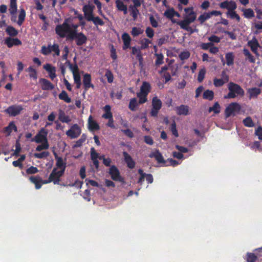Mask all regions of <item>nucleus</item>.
<instances>
[{
	"mask_svg": "<svg viewBox=\"0 0 262 262\" xmlns=\"http://www.w3.org/2000/svg\"><path fill=\"white\" fill-rule=\"evenodd\" d=\"M241 110V106L238 103H231L225 109V116L226 118H228L231 116H235L236 113L240 112Z\"/></svg>",
	"mask_w": 262,
	"mask_h": 262,
	"instance_id": "4",
	"label": "nucleus"
},
{
	"mask_svg": "<svg viewBox=\"0 0 262 262\" xmlns=\"http://www.w3.org/2000/svg\"><path fill=\"white\" fill-rule=\"evenodd\" d=\"M169 37L165 36L160 38L157 41L158 46L161 47L164 44L166 43L168 41Z\"/></svg>",
	"mask_w": 262,
	"mask_h": 262,
	"instance_id": "60",
	"label": "nucleus"
},
{
	"mask_svg": "<svg viewBox=\"0 0 262 262\" xmlns=\"http://www.w3.org/2000/svg\"><path fill=\"white\" fill-rule=\"evenodd\" d=\"M223 79H217L216 78L213 79V84L216 87H220L223 86L225 83L228 81L229 77L226 74L225 71L222 72Z\"/></svg>",
	"mask_w": 262,
	"mask_h": 262,
	"instance_id": "16",
	"label": "nucleus"
},
{
	"mask_svg": "<svg viewBox=\"0 0 262 262\" xmlns=\"http://www.w3.org/2000/svg\"><path fill=\"white\" fill-rule=\"evenodd\" d=\"M167 161V163H165V166H172L173 167L176 166L179 164V162L174 160L172 158L168 159Z\"/></svg>",
	"mask_w": 262,
	"mask_h": 262,
	"instance_id": "54",
	"label": "nucleus"
},
{
	"mask_svg": "<svg viewBox=\"0 0 262 262\" xmlns=\"http://www.w3.org/2000/svg\"><path fill=\"white\" fill-rule=\"evenodd\" d=\"M248 45L250 47L251 50L253 53L258 55L257 50L258 48L260 46L258 41L255 37L248 42Z\"/></svg>",
	"mask_w": 262,
	"mask_h": 262,
	"instance_id": "21",
	"label": "nucleus"
},
{
	"mask_svg": "<svg viewBox=\"0 0 262 262\" xmlns=\"http://www.w3.org/2000/svg\"><path fill=\"white\" fill-rule=\"evenodd\" d=\"M105 77H106L108 83H111L114 80V75L110 70H107L105 74Z\"/></svg>",
	"mask_w": 262,
	"mask_h": 262,
	"instance_id": "55",
	"label": "nucleus"
},
{
	"mask_svg": "<svg viewBox=\"0 0 262 262\" xmlns=\"http://www.w3.org/2000/svg\"><path fill=\"white\" fill-rule=\"evenodd\" d=\"M6 33L11 36H16L18 32L13 27L9 26L6 29Z\"/></svg>",
	"mask_w": 262,
	"mask_h": 262,
	"instance_id": "42",
	"label": "nucleus"
},
{
	"mask_svg": "<svg viewBox=\"0 0 262 262\" xmlns=\"http://www.w3.org/2000/svg\"><path fill=\"white\" fill-rule=\"evenodd\" d=\"M261 93V90L257 88H252L249 89L248 93L249 94V98L250 99L253 98H257L258 95Z\"/></svg>",
	"mask_w": 262,
	"mask_h": 262,
	"instance_id": "27",
	"label": "nucleus"
},
{
	"mask_svg": "<svg viewBox=\"0 0 262 262\" xmlns=\"http://www.w3.org/2000/svg\"><path fill=\"white\" fill-rule=\"evenodd\" d=\"M151 90V85L149 83L144 81L143 82L141 88L140 92L144 94L148 95Z\"/></svg>",
	"mask_w": 262,
	"mask_h": 262,
	"instance_id": "30",
	"label": "nucleus"
},
{
	"mask_svg": "<svg viewBox=\"0 0 262 262\" xmlns=\"http://www.w3.org/2000/svg\"><path fill=\"white\" fill-rule=\"evenodd\" d=\"M67 62H68L69 68L72 71L73 75L78 74V66L76 63L73 65L72 63H71V62L70 61H67Z\"/></svg>",
	"mask_w": 262,
	"mask_h": 262,
	"instance_id": "62",
	"label": "nucleus"
},
{
	"mask_svg": "<svg viewBox=\"0 0 262 262\" xmlns=\"http://www.w3.org/2000/svg\"><path fill=\"white\" fill-rule=\"evenodd\" d=\"M203 97L204 99L211 101L214 98V92L211 90H207L204 92Z\"/></svg>",
	"mask_w": 262,
	"mask_h": 262,
	"instance_id": "38",
	"label": "nucleus"
},
{
	"mask_svg": "<svg viewBox=\"0 0 262 262\" xmlns=\"http://www.w3.org/2000/svg\"><path fill=\"white\" fill-rule=\"evenodd\" d=\"M228 89L230 91L234 92L237 95L243 96L244 95V91L238 84L232 82L228 84Z\"/></svg>",
	"mask_w": 262,
	"mask_h": 262,
	"instance_id": "12",
	"label": "nucleus"
},
{
	"mask_svg": "<svg viewBox=\"0 0 262 262\" xmlns=\"http://www.w3.org/2000/svg\"><path fill=\"white\" fill-rule=\"evenodd\" d=\"M88 21H92L93 24L96 26H102L104 25V22L103 21L102 19H101L99 16L95 17L94 15L91 17Z\"/></svg>",
	"mask_w": 262,
	"mask_h": 262,
	"instance_id": "34",
	"label": "nucleus"
},
{
	"mask_svg": "<svg viewBox=\"0 0 262 262\" xmlns=\"http://www.w3.org/2000/svg\"><path fill=\"white\" fill-rule=\"evenodd\" d=\"M88 126H89V129L90 130H99L100 128V127L99 126V124L95 121V120H93L92 119V116H90L88 120Z\"/></svg>",
	"mask_w": 262,
	"mask_h": 262,
	"instance_id": "26",
	"label": "nucleus"
},
{
	"mask_svg": "<svg viewBox=\"0 0 262 262\" xmlns=\"http://www.w3.org/2000/svg\"><path fill=\"white\" fill-rule=\"evenodd\" d=\"M137 97L139 98V104H143L147 102V95L144 94L143 93H142L141 92L138 93L137 94Z\"/></svg>",
	"mask_w": 262,
	"mask_h": 262,
	"instance_id": "48",
	"label": "nucleus"
},
{
	"mask_svg": "<svg viewBox=\"0 0 262 262\" xmlns=\"http://www.w3.org/2000/svg\"><path fill=\"white\" fill-rule=\"evenodd\" d=\"M65 169H61L60 170L57 171V168H54L51 173L53 174V177L54 175H56L57 176L56 177L57 179L56 182H55V183H59V181H60V178L63 175L65 171Z\"/></svg>",
	"mask_w": 262,
	"mask_h": 262,
	"instance_id": "32",
	"label": "nucleus"
},
{
	"mask_svg": "<svg viewBox=\"0 0 262 262\" xmlns=\"http://www.w3.org/2000/svg\"><path fill=\"white\" fill-rule=\"evenodd\" d=\"M219 5L220 8L227 9L228 10L227 11L235 10L237 8L236 3L232 0L224 1L220 3Z\"/></svg>",
	"mask_w": 262,
	"mask_h": 262,
	"instance_id": "10",
	"label": "nucleus"
},
{
	"mask_svg": "<svg viewBox=\"0 0 262 262\" xmlns=\"http://www.w3.org/2000/svg\"><path fill=\"white\" fill-rule=\"evenodd\" d=\"M55 31L56 34L60 38H63L66 37L68 39L69 35L73 31L71 25L68 23L67 19L62 24L57 25Z\"/></svg>",
	"mask_w": 262,
	"mask_h": 262,
	"instance_id": "1",
	"label": "nucleus"
},
{
	"mask_svg": "<svg viewBox=\"0 0 262 262\" xmlns=\"http://www.w3.org/2000/svg\"><path fill=\"white\" fill-rule=\"evenodd\" d=\"M243 12V15L246 18H251L254 17V12L251 8L243 9L242 10Z\"/></svg>",
	"mask_w": 262,
	"mask_h": 262,
	"instance_id": "36",
	"label": "nucleus"
},
{
	"mask_svg": "<svg viewBox=\"0 0 262 262\" xmlns=\"http://www.w3.org/2000/svg\"><path fill=\"white\" fill-rule=\"evenodd\" d=\"M30 181L35 184V188L36 189H39L41 187V179L38 176H31L29 178Z\"/></svg>",
	"mask_w": 262,
	"mask_h": 262,
	"instance_id": "25",
	"label": "nucleus"
},
{
	"mask_svg": "<svg viewBox=\"0 0 262 262\" xmlns=\"http://www.w3.org/2000/svg\"><path fill=\"white\" fill-rule=\"evenodd\" d=\"M221 107H220V105L219 104V103L216 102H215L214 105L211 106V107H210L208 109V112L210 113V112H213L214 114H219L221 110Z\"/></svg>",
	"mask_w": 262,
	"mask_h": 262,
	"instance_id": "46",
	"label": "nucleus"
},
{
	"mask_svg": "<svg viewBox=\"0 0 262 262\" xmlns=\"http://www.w3.org/2000/svg\"><path fill=\"white\" fill-rule=\"evenodd\" d=\"M41 144L38 145L36 148V150L38 151H41L44 149H47L49 147L48 142H43L41 143Z\"/></svg>",
	"mask_w": 262,
	"mask_h": 262,
	"instance_id": "53",
	"label": "nucleus"
},
{
	"mask_svg": "<svg viewBox=\"0 0 262 262\" xmlns=\"http://www.w3.org/2000/svg\"><path fill=\"white\" fill-rule=\"evenodd\" d=\"M138 105L137 100L136 98H132L129 103L128 108L132 111H135L137 110Z\"/></svg>",
	"mask_w": 262,
	"mask_h": 262,
	"instance_id": "40",
	"label": "nucleus"
},
{
	"mask_svg": "<svg viewBox=\"0 0 262 262\" xmlns=\"http://www.w3.org/2000/svg\"><path fill=\"white\" fill-rule=\"evenodd\" d=\"M227 17H229L231 19H236L239 22L241 20V17L238 14L236 13L235 10H231L226 12Z\"/></svg>",
	"mask_w": 262,
	"mask_h": 262,
	"instance_id": "39",
	"label": "nucleus"
},
{
	"mask_svg": "<svg viewBox=\"0 0 262 262\" xmlns=\"http://www.w3.org/2000/svg\"><path fill=\"white\" fill-rule=\"evenodd\" d=\"M48 132L44 128H42L35 136L32 138L31 142H35L37 143L48 142L47 139Z\"/></svg>",
	"mask_w": 262,
	"mask_h": 262,
	"instance_id": "6",
	"label": "nucleus"
},
{
	"mask_svg": "<svg viewBox=\"0 0 262 262\" xmlns=\"http://www.w3.org/2000/svg\"><path fill=\"white\" fill-rule=\"evenodd\" d=\"M75 39V42L78 46H81L86 43L88 38L82 32H77V30H73L68 36V39Z\"/></svg>",
	"mask_w": 262,
	"mask_h": 262,
	"instance_id": "2",
	"label": "nucleus"
},
{
	"mask_svg": "<svg viewBox=\"0 0 262 262\" xmlns=\"http://www.w3.org/2000/svg\"><path fill=\"white\" fill-rule=\"evenodd\" d=\"M196 14L194 11L190 12L189 13V16L185 17L184 20L178 22V25L181 28L188 26L191 23H193L196 19Z\"/></svg>",
	"mask_w": 262,
	"mask_h": 262,
	"instance_id": "7",
	"label": "nucleus"
},
{
	"mask_svg": "<svg viewBox=\"0 0 262 262\" xmlns=\"http://www.w3.org/2000/svg\"><path fill=\"white\" fill-rule=\"evenodd\" d=\"M151 42V41L147 38H144L142 39L140 41L141 49L144 50V49H147V48H148L149 44Z\"/></svg>",
	"mask_w": 262,
	"mask_h": 262,
	"instance_id": "50",
	"label": "nucleus"
},
{
	"mask_svg": "<svg viewBox=\"0 0 262 262\" xmlns=\"http://www.w3.org/2000/svg\"><path fill=\"white\" fill-rule=\"evenodd\" d=\"M115 3L118 10L120 11H122L124 15L127 14V6L123 3L122 0H116Z\"/></svg>",
	"mask_w": 262,
	"mask_h": 262,
	"instance_id": "24",
	"label": "nucleus"
},
{
	"mask_svg": "<svg viewBox=\"0 0 262 262\" xmlns=\"http://www.w3.org/2000/svg\"><path fill=\"white\" fill-rule=\"evenodd\" d=\"M50 155V153L48 151H44L40 153H34V156L36 158L38 159H43L47 158Z\"/></svg>",
	"mask_w": 262,
	"mask_h": 262,
	"instance_id": "51",
	"label": "nucleus"
},
{
	"mask_svg": "<svg viewBox=\"0 0 262 262\" xmlns=\"http://www.w3.org/2000/svg\"><path fill=\"white\" fill-rule=\"evenodd\" d=\"M170 129L174 136L176 137H178L179 136V134L176 127V123L174 121L171 123L170 127Z\"/></svg>",
	"mask_w": 262,
	"mask_h": 262,
	"instance_id": "61",
	"label": "nucleus"
},
{
	"mask_svg": "<svg viewBox=\"0 0 262 262\" xmlns=\"http://www.w3.org/2000/svg\"><path fill=\"white\" fill-rule=\"evenodd\" d=\"M108 173L113 181L119 182L122 183H125L124 178L121 176L119 169L115 165H112L110 167Z\"/></svg>",
	"mask_w": 262,
	"mask_h": 262,
	"instance_id": "5",
	"label": "nucleus"
},
{
	"mask_svg": "<svg viewBox=\"0 0 262 262\" xmlns=\"http://www.w3.org/2000/svg\"><path fill=\"white\" fill-rule=\"evenodd\" d=\"M81 134V129L77 124H73L70 129L66 132V135L71 139L77 138Z\"/></svg>",
	"mask_w": 262,
	"mask_h": 262,
	"instance_id": "9",
	"label": "nucleus"
},
{
	"mask_svg": "<svg viewBox=\"0 0 262 262\" xmlns=\"http://www.w3.org/2000/svg\"><path fill=\"white\" fill-rule=\"evenodd\" d=\"M54 155L56 160V166L60 169H66V163L63 161L62 158L58 157L55 151H54Z\"/></svg>",
	"mask_w": 262,
	"mask_h": 262,
	"instance_id": "23",
	"label": "nucleus"
},
{
	"mask_svg": "<svg viewBox=\"0 0 262 262\" xmlns=\"http://www.w3.org/2000/svg\"><path fill=\"white\" fill-rule=\"evenodd\" d=\"M148 156L150 158H155L158 163L163 164L164 166L165 163H167V161L164 159L162 155L158 149H156L154 152H151Z\"/></svg>",
	"mask_w": 262,
	"mask_h": 262,
	"instance_id": "15",
	"label": "nucleus"
},
{
	"mask_svg": "<svg viewBox=\"0 0 262 262\" xmlns=\"http://www.w3.org/2000/svg\"><path fill=\"white\" fill-rule=\"evenodd\" d=\"M257 259V256L253 253H247V261L248 262H255Z\"/></svg>",
	"mask_w": 262,
	"mask_h": 262,
	"instance_id": "57",
	"label": "nucleus"
},
{
	"mask_svg": "<svg viewBox=\"0 0 262 262\" xmlns=\"http://www.w3.org/2000/svg\"><path fill=\"white\" fill-rule=\"evenodd\" d=\"M95 6L93 5H85L82 8L85 18L88 20L92 17L94 14L93 12Z\"/></svg>",
	"mask_w": 262,
	"mask_h": 262,
	"instance_id": "13",
	"label": "nucleus"
},
{
	"mask_svg": "<svg viewBox=\"0 0 262 262\" xmlns=\"http://www.w3.org/2000/svg\"><path fill=\"white\" fill-rule=\"evenodd\" d=\"M226 63L227 66H231L233 64L234 55L233 52H228L225 55Z\"/></svg>",
	"mask_w": 262,
	"mask_h": 262,
	"instance_id": "35",
	"label": "nucleus"
},
{
	"mask_svg": "<svg viewBox=\"0 0 262 262\" xmlns=\"http://www.w3.org/2000/svg\"><path fill=\"white\" fill-rule=\"evenodd\" d=\"M243 124L246 127H252L254 126V123L250 117H247L243 120Z\"/></svg>",
	"mask_w": 262,
	"mask_h": 262,
	"instance_id": "47",
	"label": "nucleus"
},
{
	"mask_svg": "<svg viewBox=\"0 0 262 262\" xmlns=\"http://www.w3.org/2000/svg\"><path fill=\"white\" fill-rule=\"evenodd\" d=\"M23 110L22 106L12 105L9 106L5 111L11 116H16Z\"/></svg>",
	"mask_w": 262,
	"mask_h": 262,
	"instance_id": "11",
	"label": "nucleus"
},
{
	"mask_svg": "<svg viewBox=\"0 0 262 262\" xmlns=\"http://www.w3.org/2000/svg\"><path fill=\"white\" fill-rule=\"evenodd\" d=\"M205 73L206 70L204 68L200 70L198 76V80L199 82H201L203 80Z\"/></svg>",
	"mask_w": 262,
	"mask_h": 262,
	"instance_id": "63",
	"label": "nucleus"
},
{
	"mask_svg": "<svg viewBox=\"0 0 262 262\" xmlns=\"http://www.w3.org/2000/svg\"><path fill=\"white\" fill-rule=\"evenodd\" d=\"M92 78L90 74L86 73L83 77V84L85 91L88 90L90 88H94V85L91 82Z\"/></svg>",
	"mask_w": 262,
	"mask_h": 262,
	"instance_id": "18",
	"label": "nucleus"
},
{
	"mask_svg": "<svg viewBox=\"0 0 262 262\" xmlns=\"http://www.w3.org/2000/svg\"><path fill=\"white\" fill-rule=\"evenodd\" d=\"M196 14L194 11L190 12L189 13V16L185 17L184 20L178 22V25L181 28L188 26L191 23H193L196 19Z\"/></svg>",
	"mask_w": 262,
	"mask_h": 262,
	"instance_id": "8",
	"label": "nucleus"
},
{
	"mask_svg": "<svg viewBox=\"0 0 262 262\" xmlns=\"http://www.w3.org/2000/svg\"><path fill=\"white\" fill-rule=\"evenodd\" d=\"M122 155L127 167L130 169L134 168L136 164L132 157L126 151H123Z\"/></svg>",
	"mask_w": 262,
	"mask_h": 262,
	"instance_id": "20",
	"label": "nucleus"
},
{
	"mask_svg": "<svg viewBox=\"0 0 262 262\" xmlns=\"http://www.w3.org/2000/svg\"><path fill=\"white\" fill-rule=\"evenodd\" d=\"M5 44L9 48L13 46H19L22 44L21 41L17 38L7 37L5 40Z\"/></svg>",
	"mask_w": 262,
	"mask_h": 262,
	"instance_id": "19",
	"label": "nucleus"
},
{
	"mask_svg": "<svg viewBox=\"0 0 262 262\" xmlns=\"http://www.w3.org/2000/svg\"><path fill=\"white\" fill-rule=\"evenodd\" d=\"M9 11L11 15L16 14L17 11V0H10Z\"/></svg>",
	"mask_w": 262,
	"mask_h": 262,
	"instance_id": "28",
	"label": "nucleus"
},
{
	"mask_svg": "<svg viewBox=\"0 0 262 262\" xmlns=\"http://www.w3.org/2000/svg\"><path fill=\"white\" fill-rule=\"evenodd\" d=\"M155 55L156 57V59L155 60V65L156 66H159L160 65L164 63L163 55L162 53H155Z\"/></svg>",
	"mask_w": 262,
	"mask_h": 262,
	"instance_id": "43",
	"label": "nucleus"
},
{
	"mask_svg": "<svg viewBox=\"0 0 262 262\" xmlns=\"http://www.w3.org/2000/svg\"><path fill=\"white\" fill-rule=\"evenodd\" d=\"M243 53L246 56L250 63H255V59L247 49H244Z\"/></svg>",
	"mask_w": 262,
	"mask_h": 262,
	"instance_id": "44",
	"label": "nucleus"
},
{
	"mask_svg": "<svg viewBox=\"0 0 262 262\" xmlns=\"http://www.w3.org/2000/svg\"><path fill=\"white\" fill-rule=\"evenodd\" d=\"M26 17V11L24 9H20L19 14L18 15V19L17 21V24L20 26L24 23Z\"/></svg>",
	"mask_w": 262,
	"mask_h": 262,
	"instance_id": "37",
	"label": "nucleus"
},
{
	"mask_svg": "<svg viewBox=\"0 0 262 262\" xmlns=\"http://www.w3.org/2000/svg\"><path fill=\"white\" fill-rule=\"evenodd\" d=\"M142 32L143 31L140 28H138L136 27H134L132 28L131 34L134 37H136L139 35L140 34H142Z\"/></svg>",
	"mask_w": 262,
	"mask_h": 262,
	"instance_id": "59",
	"label": "nucleus"
},
{
	"mask_svg": "<svg viewBox=\"0 0 262 262\" xmlns=\"http://www.w3.org/2000/svg\"><path fill=\"white\" fill-rule=\"evenodd\" d=\"M58 119L62 122L69 123L71 120L69 116L66 115L64 112L61 110L59 111Z\"/></svg>",
	"mask_w": 262,
	"mask_h": 262,
	"instance_id": "29",
	"label": "nucleus"
},
{
	"mask_svg": "<svg viewBox=\"0 0 262 262\" xmlns=\"http://www.w3.org/2000/svg\"><path fill=\"white\" fill-rule=\"evenodd\" d=\"M39 83L41 89L44 91L52 90L54 89V85L49 80L41 78L39 80Z\"/></svg>",
	"mask_w": 262,
	"mask_h": 262,
	"instance_id": "14",
	"label": "nucleus"
},
{
	"mask_svg": "<svg viewBox=\"0 0 262 262\" xmlns=\"http://www.w3.org/2000/svg\"><path fill=\"white\" fill-rule=\"evenodd\" d=\"M52 52H54L55 54L57 56L60 55V50L59 45L57 43H54L53 45L49 44L48 47L43 46L41 47L40 52L44 55H50Z\"/></svg>",
	"mask_w": 262,
	"mask_h": 262,
	"instance_id": "3",
	"label": "nucleus"
},
{
	"mask_svg": "<svg viewBox=\"0 0 262 262\" xmlns=\"http://www.w3.org/2000/svg\"><path fill=\"white\" fill-rule=\"evenodd\" d=\"M86 138V136L84 134H83L81 138L76 142L74 147H80L82 145L83 143L85 141Z\"/></svg>",
	"mask_w": 262,
	"mask_h": 262,
	"instance_id": "58",
	"label": "nucleus"
},
{
	"mask_svg": "<svg viewBox=\"0 0 262 262\" xmlns=\"http://www.w3.org/2000/svg\"><path fill=\"white\" fill-rule=\"evenodd\" d=\"M59 98L67 103H70L71 102V99L69 97L67 93L64 90L62 91L61 93L59 94Z\"/></svg>",
	"mask_w": 262,
	"mask_h": 262,
	"instance_id": "41",
	"label": "nucleus"
},
{
	"mask_svg": "<svg viewBox=\"0 0 262 262\" xmlns=\"http://www.w3.org/2000/svg\"><path fill=\"white\" fill-rule=\"evenodd\" d=\"M174 12L173 8L169 9L164 12V15L169 19H172L174 17Z\"/></svg>",
	"mask_w": 262,
	"mask_h": 262,
	"instance_id": "52",
	"label": "nucleus"
},
{
	"mask_svg": "<svg viewBox=\"0 0 262 262\" xmlns=\"http://www.w3.org/2000/svg\"><path fill=\"white\" fill-rule=\"evenodd\" d=\"M210 18L209 12H205L198 17V20L201 24H203L205 20Z\"/></svg>",
	"mask_w": 262,
	"mask_h": 262,
	"instance_id": "49",
	"label": "nucleus"
},
{
	"mask_svg": "<svg viewBox=\"0 0 262 262\" xmlns=\"http://www.w3.org/2000/svg\"><path fill=\"white\" fill-rule=\"evenodd\" d=\"M26 71L29 73V75L30 77L35 80L37 79V75L36 71L32 66L29 67Z\"/></svg>",
	"mask_w": 262,
	"mask_h": 262,
	"instance_id": "45",
	"label": "nucleus"
},
{
	"mask_svg": "<svg viewBox=\"0 0 262 262\" xmlns=\"http://www.w3.org/2000/svg\"><path fill=\"white\" fill-rule=\"evenodd\" d=\"M43 68L49 73V76L52 80L56 77V68L50 63H47L43 66Z\"/></svg>",
	"mask_w": 262,
	"mask_h": 262,
	"instance_id": "17",
	"label": "nucleus"
},
{
	"mask_svg": "<svg viewBox=\"0 0 262 262\" xmlns=\"http://www.w3.org/2000/svg\"><path fill=\"white\" fill-rule=\"evenodd\" d=\"M140 14L139 10L137 8H135L130 12V15L133 17L134 20L137 19L138 15Z\"/></svg>",
	"mask_w": 262,
	"mask_h": 262,
	"instance_id": "64",
	"label": "nucleus"
},
{
	"mask_svg": "<svg viewBox=\"0 0 262 262\" xmlns=\"http://www.w3.org/2000/svg\"><path fill=\"white\" fill-rule=\"evenodd\" d=\"M152 107L155 110H160L162 107V101L157 97H154L152 99Z\"/></svg>",
	"mask_w": 262,
	"mask_h": 262,
	"instance_id": "33",
	"label": "nucleus"
},
{
	"mask_svg": "<svg viewBox=\"0 0 262 262\" xmlns=\"http://www.w3.org/2000/svg\"><path fill=\"white\" fill-rule=\"evenodd\" d=\"M138 172L139 174H140V177L139 178L137 183L140 185H142L144 180V179L145 178V173L144 172L142 169H139Z\"/></svg>",
	"mask_w": 262,
	"mask_h": 262,
	"instance_id": "56",
	"label": "nucleus"
},
{
	"mask_svg": "<svg viewBox=\"0 0 262 262\" xmlns=\"http://www.w3.org/2000/svg\"><path fill=\"white\" fill-rule=\"evenodd\" d=\"M12 130H14L15 132L17 131V127L14 122H10L8 126L5 127L4 129V132L7 133L8 136L10 135Z\"/></svg>",
	"mask_w": 262,
	"mask_h": 262,
	"instance_id": "31",
	"label": "nucleus"
},
{
	"mask_svg": "<svg viewBox=\"0 0 262 262\" xmlns=\"http://www.w3.org/2000/svg\"><path fill=\"white\" fill-rule=\"evenodd\" d=\"M176 113L179 115L186 116L189 114V106L188 105L182 104L177 106L175 108Z\"/></svg>",
	"mask_w": 262,
	"mask_h": 262,
	"instance_id": "22",
	"label": "nucleus"
}]
</instances>
